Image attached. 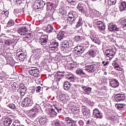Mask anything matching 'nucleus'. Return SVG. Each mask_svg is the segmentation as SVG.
<instances>
[{
    "instance_id": "57",
    "label": "nucleus",
    "mask_w": 126,
    "mask_h": 126,
    "mask_svg": "<svg viewBox=\"0 0 126 126\" xmlns=\"http://www.w3.org/2000/svg\"><path fill=\"white\" fill-rule=\"evenodd\" d=\"M74 39L76 42H80V41H81V37L80 36H76L74 37Z\"/></svg>"
},
{
    "instance_id": "53",
    "label": "nucleus",
    "mask_w": 126,
    "mask_h": 126,
    "mask_svg": "<svg viewBox=\"0 0 126 126\" xmlns=\"http://www.w3.org/2000/svg\"><path fill=\"white\" fill-rule=\"evenodd\" d=\"M0 74H1V75H2L3 77H4L5 79L6 78H8L9 77V76L7 75V74H6V73L4 72H0Z\"/></svg>"
},
{
    "instance_id": "2",
    "label": "nucleus",
    "mask_w": 126,
    "mask_h": 126,
    "mask_svg": "<svg viewBox=\"0 0 126 126\" xmlns=\"http://www.w3.org/2000/svg\"><path fill=\"white\" fill-rule=\"evenodd\" d=\"M115 55H116V52L113 49H106L105 51V55L107 58H109L110 60L114 58Z\"/></svg>"
},
{
    "instance_id": "60",
    "label": "nucleus",
    "mask_w": 126,
    "mask_h": 126,
    "mask_svg": "<svg viewBox=\"0 0 126 126\" xmlns=\"http://www.w3.org/2000/svg\"><path fill=\"white\" fill-rule=\"evenodd\" d=\"M78 109V108L75 107L74 105L71 107V111L72 112V113L77 110Z\"/></svg>"
},
{
    "instance_id": "35",
    "label": "nucleus",
    "mask_w": 126,
    "mask_h": 126,
    "mask_svg": "<svg viewBox=\"0 0 126 126\" xmlns=\"http://www.w3.org/2000/svg\"><path fill=\"white\" fill-rule=\"evenodd\" d=\"M76 73L78 75H85V72L83 71V69L82 68H78L76 70Z\"/></svg>"
},
{
    "instance_id": "10",
    "label": "nucleus",
    "mask_w": 126,
    "mask_h": 126,
    "mask_svg": "<svg viewBox=\"0 0 126 126\" xmlns=\"http://www.w3.org/2000/svg\"><path fill=\"white\" fill-rule=\"evenodd\" d=\"M39 112V109H37V108H35L31 110L29 113L28 116L30 117V118H35L36 116H37V113Z\"/></svg>"
},
{
    "instance_id": "59",
    "label": "nucleus",
    "mask_w": 126,
    "mask_h": 126,
    "mask_svg": "<svg viewBox=\"0 0 126 126\" xmlns=\"http://www.w3.org/2000/svg\"><path fill=\"white\" fill-rule=\"evenodd\" d=\"M7 63L8 64H10L11 65L13 63V59H7Z\"/></svg>"
},
{
    "instance_id": "28",
    "label": "nucleus",
    "mask_w": 126,
    "mask_h": 126,
    "mask_svg": "<svg viewBox=\"0 0 126 126\" xmlns=\"http://www.w3.org/2000/svg\"><path fill=\"white\" fill-rule=\"evenodd\" d=\"M45 31L46 33H52L55 31L53 26L51 25H48L47 28L45 29Z\"/></svg>"
},
{
    "instance_id": "7",
    "label": "nucleus",
    "mask_w": 126,
    "mask_h": 126,
    "mask_svg": "<svg viewBox=\"0 0 126 126\" xmlns=\"http://www.w3.org/2000/svg\"><path fill=\"white\" fill-rule=\"evenodd\" d=\"M22 104L25 107H30L33 104V101L28 97H25L22 101Z\"/></svg>"
},
{
    "instance_id": "52",
    "label": "nucleus",
    "mask_w": 126,
    "mask_h": 126,
    "mask_svg": "<svg viewBox=\"0 0 126 126\" xmlns=\"http://www.w3.org/2000/svg\"><path fill=\"white\" fill-rule=\"evenodd\" d=\"M54 124L55 126H63V123L59 120H56Z\"/></svg>"
},
{
    "instance_id": "21",
    "label": "nucleus",
    "mask_w": 126,
    "mask_h": 126,
    "mask_svg": "<svg viewBox=\"0 0 126 126\" xmlns=\"http://www.w3.org/2000/svg\"><path fill=\"white\" fill-rule=\"evenodd\" d=\"M82 88L84 90V91L85 92V94L90 95V94H91V93H92V89L90 87L83 86L82 87Z\"/></svg>"
},
{
    "instance_id": "17",
    "label": "nucleus",
    "mask_w": 126,
    "mask_h": 126,
    "mask_svg": "<svg viewBox=\"0 0 126 126\" xmlns=\"http://www.w3.org/2000/svg\"><path fill=\"white\" fill-rule=\"evenodd\" d=\"M49 37L48 35H45L44 36H41L39 39V43L41 45H46L48 42Z\"/></svg>"
},
{
    "instance_id": "54",
    "label": "nucleus",
    "mask_w": 126,
    "mask_h": 126,
    "mask_svg": "<svg viewBox=\"0 0 126 126\" xmlns=\"http://www.w3.org/2000/svg\"><path fill=\"white\" fill-rule=\"evenodd\" d=\"M7 107H8V108L13 110H15L16 109L15 105L12 103L7 105Z\"/></svg>"
},
{
    "instance_id": "34",
    "label": "nucleus",
    "mask_w": 126,
    "mask_h": 126,
    "mask_svg": "<svg viewBox=\"0 0 126 126\" xmlns=\"http://www.w3.org/2000/svg\"><path fill=\"white\" fill-rule=\"evenodd\" d=\"M5 45L6 46H9V45H15L14 40L7 39L4 41Z\"/></svg>"
},
{
    "instance_id": "3",
    "label": "nucleus",
    "mask_w": 126,
    "mask_h": 126,
    "mask_svg": "<svg viewBox=\"0 0 126 126\" xmlns=\"http://www.w3.org/2000/svg\"><path fill=\"white\" fill-rule=\"evenodd\" d=\"M97 68V65L94 64L92 65H87L85 70L88 72H90V73H93L96 70Z\"/></svg>"
},
{
    "instance_id": "15",
    "label": "nucleus",
    "mask_w": 126,
    "mask_h": 126,
    "mask_svg": "<svg viewBox=\"0 0 126 126\" xmlns=\"http://www.w3.org/2000/svg\"><path fill=\"white\" fill-rule=\"evenodd\" d=\"M30 74L31 75H33L35 77H38L40 76V72L39 71V69H30L29 71Z\"/></svg>"
},
{
    "instance_id": "46",
    "label": "nucleus",
    "mask_w": 126,
    "mask_h": 126,
    "mask_svg": "<svg viewBox=\"0 0 126 126\" xmlns=\"http://www.w3.org/2000/svg\"><path fill=\"white\" fill-rule=\"evenodd\" d=\"M116 2H117V0H108L107 4L108 5H113V4H116Z\"/></svg>"
},
{
    "instance_id": "47",
    "label": "nucleus",
    "mask_w": 126,
    "mask_h": 126,
    "mask_svg": "<svg viewBox=\"0 0 126 126\" xmlns=\"http://www.w3.org/2000/svg\"><path fill=\"white\" fill-rule=\"evenodd\" d=\"M59 12L62 15H65V14H66V10L63 8H60L59 9Z\"/></svg>"
},
{
    "instance_id": "42",
    "label": "nucleus",
    "mask_w": 126,
    "mask_h": 126,
    "mask_svg": "<svg viewBox=\"0 0 126 126\" xmlns=\"http://www.w3.org/2000/svg\"><path fill=\"white\" fill-rule=\"evenodd\" d=\"M107 120H111L112 121V122H114V121H116L117 120V118L116 116L115 115H110L106 117Z\"/></svg>"
},
{
    "instance_id": "63",
    "label": "nucleus",
    "mask_w": 126,
    "mask_h": 126,
    "mask_svg": "<svg viewBox=\"0 0 126 126\" xmlns=\"http://www.w3.org/2000/svg\"><path fill=\"white\" fill-rule=\"evenodd\" d=\"M102 63V64H103L104 66H107L109 64V62H108V61H107V62L103 61Z\"/></svg>"
},
{
    "instance_id": "38",
    "label": "nucleus",
    "mask_w": 126,
    "mask_h": 126,
    "mask_svg": "<svg viewBox=\"0 0 126 126\" xmlns=\"http://www.w3.org/2000/svg\"><path fill=\"white\" fill-rule=\"evenodd\" d=\"M63 87L65 90H68V89L70 88V83L68 81L65 82L63 84Z\"/></svg>"
},
{
    "instance_id": "9",
    "label": "nucleus",
    "mask_w": 126,
    "mask_h": 126,
    "mask_svg": "<svg viewBox=\"0 0 126 126\" xmlns=\"http://www.w3.org/2000/svg\"><path fill=\"white\" fill-rule=\"evenodd\" d=\"M81 110L84 116H86V117L90 116V110H89L86 106L84 105L82 106Z\"/></svg>"
},
{
    "instance_id": "40",
    "label": "nucleus",
    "mask_w": 126,
    "mask_h": 126,
    "mask_svg": "<svg viewBox=\"0 0 126 126\" xmlns=\"http://www.w3.org/2000/svg\"><path fill=\"white\" fill-rule=\"evenodd\" d=\"M54 6H55V4L49 2L47 3V9H48V10H52Z\"/></svg>"
},
{
    "instance_id": "20",
    "label": "nucleus",
    "mask_w": 126,
    "mask_h": 126,
    "mask_svg": "<svg viewBox=\"0 0 126 126\" xmlns=\"http://www.w3.org/2000/svg\"><path fill=\"white\" fill-rule=\"evenodd\" d=\"M39 124L41 125L46 126L47 123H48V119L44 117H39Z\"/></svg>"
},
{
    "instance_id": "4",
    "label": "nucleus",
    "mask_w": 126,
    "mask_h": 126,
    "mask_svg": "<svg viewBox=\"0 0 126 126\" xmlns=\"http://www.w3.org/2000/svg\"><path fill=\"white\" fill-rule=\"evenodd\" d=\"M84 52V48L83 46L79 45L74 48V54L77 55V56H80L81 54H83Z\"/></svg>"
},
{
    "instance_id": "19",
    "label": "nucleus",
    "mask_w": 126,
    "mask_h": 126,
    "mask_svg": "<svg viewBox=\"0 0 126 126\" xmlns=\"http://www.w3.org/2000/svg\"><path fill=\"white\" fill-rule=\"evenodd\" d=\"M119 81L116 79H112L110 81V85L113 88H117L119 86Z\"/></svg>"
},
{
    "instance_id": "14",
    "label": "nucleus",
    "mask_w": 126,
    "mask_h": 126,
    "mask_svg": "<svg viewBox=\"0 0 126 126\" xmlns=\"http://www.w3.org/2000/svg\"><path fill=\"white\" fill-rule=\"evenodd\" d=\"M42 54L43 51L41 49H37L33 51L32 56L34 57V58H35V59H37V58H39V57Z\"/></svg>"
},
{
    "instance_id": "64",
    "label": "nucleus",
    "mask_w": 126,
    "mask_h": 126,
    "mask_svg": "<svg viewBox=\"0 0 126 126\" xmlns=\"http://www.w3.org/2000/svg\"><path fill=\"white\" fill-rule=\"evenodd\" d=\"M40 91H41V87L40 86L37 87L36 89V92H37V93H39Z\"/></svg>"
},
{
    "instance_id": "49",
    "label": "nucleus",
    "mask_w": 126,
    "mask_h": 126,
    "mask_svg": "<svg viewBox=\"0 0 126 126\" xmlns=\"http://www.w3.org/2000/svg\"><path fill=\"white\" fill-rule=\"evenodd\" d=\"M69 24H73L75 22V18H69L67 19Z\"/></svg>"
},
{
    "instance_id": "22",
    "label": "nucleus",
    "mask_w": 126,
    "mask_h": 126,
    "mask_svg": "<svg viewBox=\"0 0 126 126\" xmlns=\"http://www.w3.org/2000/svg\"><path fill=\"white\" fill-rule=\"evenodd\" d=\"M62 49H68L69 48V42L67 40H64L61 44Z\"/></svg>"
},
{
    "instance_id": "55",
    "label": "nucleus",
    "mask_w": 126,
    "mask_h": 126,
    "mask_svg": "<svg viewBox=\"0 0 126 126\" xmlns=\"http://www.w3.org/2000/svg\"><path fill=\"white\" fill-rule=\"evenodd\" d=\"M85 123L86 124V125H87L88 126V125H90L92 124V120L91 119H85Z\"/></svg>"
},
{
    "instance_id": "48",
    "label": "nucleus",
    "mask_w": 126,
    "mask_h": 126,
    "mask_svg": "<svg viewBox=\"0 0 126 126\" xmlns=\"http://www.w3.org/2000/svg\"><path fill=\"white\" fill-rule=\"evenodd\" d=\"M101 13L98 11L94 10V17H100L101 16Z\"/></svg>"
},
{
    "instance_id": "37",
    "label": "nucleus",
    "mask_w": 126,
    "mask_h": 126,
    "mask_svg": "<svg viewBox=\"0 0 126 126\" xmlns=\"http://www.w3.org/2000/svg\"><path fill=\"white\" fill-rule=\"evenodd\" d=\"M82 24H83V21H82V19L79 18V20L76 24L75 28H79V27L82 26Z\"/></svg>"
},
{
    "instance_id": "33",
    "label": "nucleus",
    "mask_w": 126,
    "mask_h": 126,
    "mask_svg": "<svg viewBox=\"0 0 126 126\" xmlns=\"http://www.w3.org/2000/svg\"><path fill=\"white\" fill-rule=\"evenodd\" d=\"M119 8L121 11L126 10V2L123 1L121 3L120 5H119Z\"/></svg>"
},
{
    "instance_id": "1",
    "label": "nucleus",
    "mask_w": 126,
    "mask_h": 126,
    "mask_svg": "<svg viewBox=\"0 0 126 126\" xmlns=\"http://www.w3.org/2000/svg\"><path fill=\"white\" fill-rule=\"evenodd\" d=\"M18 33L21 35V36H25L23 38V40L26 42L30 40V38H31V36H32L31 33L28 32L27 28L25 27L19 28L18 29Z\"/></svg>"
},
{
    "instance_id": "39",
    "label": "nucleus",
    "mask_w": 126,
    "mask_h": 126,
    "mask_svg": "<svg viewBox=\"0 0 126 126\" xmlns=\"http://www.w3.org/2000/svg\"><path fill=\"white\" fill-rule=\"evenodd\" d=\"M77 16V13L74 12V14L72 12H69L68 14V18H75Z\"/></svg>"
},
{
    "instance_id": "27",
    "label": "nucleus",
    "mask_w": 126,
    "mask_h": 126,
    "mask_svg": "<svg viewBox=\"0 0 126 126\" xmlns=\"http://www.w3.org/2000/svg\"><path fill=\"white\" fill-rule=\"evenodd\" d=\"M66 78H67V79H68V80L69 81H70L71 82H74L75 79H76V77L74 75L70 74H68L67 75Z\"/></svg>"
},
{
    "instance_id": "45",
    "label": "nucleus",
    "mask_w": 126,
    "mask_h": 126,
    "mask_svg": "<svg viewBox=\"0 0 126 126\" xmlns=\"http://www.w3.org/2000/svg\"><path fill=\"white\" fill-rule=\"evenodd\" d=\"M89 55L91 57H92V58H95V56H96V51L93 49L91 50L89 52Z\"/></svg>"
},
{
    "instance_id": "43",
    "label": "nucleus",
    "mask_w": 126,
    "mask_h": 126,
    "mask_svg": "<svg viewBox=\"0 0 126 126\" xmlns=\"http://www.w3.org/2000/svg\"><path fill=\"white\" fill-rule=\"evenodd\" d=\"M25 59H26V58H25V56L24 55V54L21 53V54H19L18 59L19 60V61H20L21 62H22V61H24L25 60Z\"/></svg>"
},
{
    "instance_id": "62",
    "label": "nucleus",
    "mask_w": 126,
    "mask_h": 126,
    "mask_svg": "<svg viewBox=\"0 0 126 126\" xmlns=\"http://www.w3.org/2000/svg\"><path fill=\"white\" fill-rule=\"evenodd\" d=\"M55 108L58 113H61L62 112V110H63L62 108L56 106H55Z\"/></svg>"
},
{
    "instance_id": "56",
    "label": "nucleus",
    "mask_w": 126,
    "mask_h": 126,
    "mask_svg": "<svg viewBox=\"0 0 126 126\" xmlns=\"http://www.w3.org/2000/svg\"><path fill=\"white\" fill-rule=\"evenodd\" d=\"M83 47H85V48H88L89 47V42L88 41H85L83 43Z\"/></svg>"
},
{
    "instance_id": "51",
    "label": "nucleus",
    "mask_w": 126,
    "mask_h": 126,
    "mask_svg": "<svg viewBox=\"0 0 126 126\" xmlns=\"http://www.w3.org/2000/svg\"><path fill=\"white\" fill-rule=\"evenodd\" d=\"M125 105L124 104H118L116 105V107L118 110H122L124 107Z\"/></svg>"
},
{
    "instance_id": "61",
    "label": "nucleus",
    "mask_w": 126,
    "mask_h": 126,
    "mask_svg": "<svg viewBox=\"0 0 126 126\" xmlns=\"http://www.w3.org/2000/svg\"><path fill=\"white\" fill-rule=\"evenodd\" d=\"M8 11H2V14H4V15H5V16L6 17H8Z\"/></svg>"
},
{
    "instance_id": "50",
    "label": "nucleus",
    "mask_w": 126,
    "mask_h": 126,
    "mask_svg": "<svg viewBox=\"0 0 126 126\" xmlns=\"http://www.w3.org/2000/svg\"><path fill=\"white\" fill-rule=\"evenodd\" d=\"M13 25H14V21L12 20L9 21L7 24V27H11Z\"/></svg>"
},
{
    "instance_id": "25",
    "label": "nucleus",
    "mask_w": 126,
    "mask_h": 126,
    "mask_svg": "<svg viewBox=\"0 0 126 126\" xmlns=\"http://www.w3.org/2000/svg\"><path fill=\"white\" fill-rule=\"evenodd\" d=\"M49 115L51 118H56V116H58V113L52 108L49 111Z\"/></svg>"
},
{
    "instance_id": "26",
    "label": "nucleus",
    "mask_w": 126,
    "mask_h": 126,
    "mask_svg": "<svg viewBox=\"0 0 126 126\" xmlns=\"http://www.w3.org/2000/svg\"><path fill=\"white\" fill-rule=\"evenodd\" d=\"M94 12L95 9L89 8V10L87 12V14L88 15V16H89L90 17H92V18H93V17H94Z\"/></svg>"
},
{
    "instance_id": "6",
    "label": "nucleus",
    "mask_w": 126,
    "mask_h": 126,
    "mask_svg": "<svg viewBox=\"0 0 126 126\" xmlns=\"http://www.w3.org/2000/svg\"><path fill=\"white\" fill-rule=\"evenodd\" d=\"M66 61L67 63V64L65 65V68L66 69H72V68L75 66V65L72 63L69 62L71 61V58L69 56H68L66 58Z\"/></svg>"
},
{
    "instance_id": "8",
    "label": "nucleus",
    "mask_w": 126,
    "mask_h": 126,
    "mask_svg": "<svg viewBox=\"0 0 126 126\" xmlns=\"http://www.w3.org/2000/svg\"><path fill=\"white\" fill-rule=\"evenodd\" d=\"M59 46V43L56 42L55 40H52L50 42L49 49L50 51H55L56 49H58Z\"/></svg>"
},
{
    "instance_id": "36",
    "label": "nucleus",
    "mask_w": 126,
    "mask_h": 126,
    "mask_svg": "<svg viewBox=\"0 0 126 126\" xmlns=\"http://www.w3.org/2000/svg\"><path fill=\"white\" fill-rule=\"evenodd\" d=\"M63 37H64V32H60L58 35V40H59V41H62V40L63 39Z\"/></svg>"
},
{
    "instance_id": "32",
    "label": "nucleus",
    "mask_w": 126,
    "mask_h": 126,
    "mask_svg": "<svg viewBox=\"0 0 126 126\" xmlns=\"http://www.w3.org/2000/svg\"><path fill=\"white\" fill-rule=\"evenodd\" d=\"M35 3H36V4H38L37 6H39L40 8L43 7V6L46 4V2L42 0H37Z\"/></svg>"
},
{
    "instance_id": "41",
    "label": "nucleus",
    "mask_w": 126,
    "mask_h": 126,
    "mask_svg": "<svg viewBox=\"0 0 126 126\" xmlns=\"http://www.w3.org/2000/svg\"><path fill=\"white\" fill-rule=\"evenodd\" d=\"M77 9H78V10H79V11H80L82 13H83L84 12V9L83 8V4L79 3L77 7Z\"/></svg>"
},
{
    "instance_id": "29",
    "label": "nucleus",
    "mask_w": 126,
    "mask_h": 126,
    "mask_svg": "<svg viewBox=\"0 0 126 126\" xmlns=\"http://www.w3.org/2000/svg\"><path fill=\"white\" fill-rule=\"evenodd\" d=\"M120 24L122 26L121 31L126 30V19H122L120 22Z\"/></svg>"
},
{
    "instance_id": "31",
    "label": "nucleus",
    "mask_w": 126,
    "mask_h": 126,
    "mask_svg": "<svg viewBox=\"0 0 126 126\" xmlns=\"http://www.w3.org/2000/svg\"><path fill=\"white\" fill-rule=\"evenodd\" d=\"M91 39L93 42H94L95 44H97V45H101V43H102L98 37L96 36H92L91 37Z\"/></svg>"
},
{
    "instance_id": "11",
    "label": "nucleus",
    "mask_w": 126,
    "mask_h": 126,
    "mask_svg": "<svg viewBox=\"0 0 126 126\" xmlns=\"http://www.w3.org/2000/svg\"><path fill=\"white\" fill-rule=\"evenodd\" d=\"M126 99V95L124 94H118L115 96V100L116 102H121V101H124Z\"/></svg>"
},
{
    "instance_id": "24",
    "label": "nucleus",
    "mask_w": 126,
    "mask_h": 126,
    "mask_svg": "<svg viewBox=\"0 0 126 126\" xmlns=\"http://www.w3.org/2000/svg\"><path fill=\"white\" fill-rule=\"evenodd\" d=\"M11 123H12V120L9 117L5 118L3 121L4 126H9L10 125H11Z\"/></svg>"
},
{
    "instance_id": "30",
    "label": "nucleus",
    "mask_w": 126,
    "mask_h": 126,
    "mask_svg": "<svg viewBox=\"0 0 126 126\" xmlns=\"http://www.w3.org/2000/svg\"><path fill=\"white\" fill-rule=\"evenodd\" d=\"M65 121L67 124H69V126H75V122L73 121L71 118L69 117H66L65 119Z\"/></svg>"
},
{
    "instance_id": "12",
    "label": "nucleus",
    "mask_w": 126,
    "mask_h": 126,
    "mask_svg": "<svg viewBox=\"0 0 126 126\" xmlns=\"http://www.w3.org/2000/svg\"><path fill=\"white\" fill-rule=\"evenodd\" d=\"M96 24L100 32L104 31L106 29V26L103 23V22L98 21L96 23Z\"/></svg>"
},
{
    "instance_id": "58",
    "label": "nucleus",
    "mask_w": 126,
    "mask_h": 126,
    "mask_svg": "<svg viewBox=\"0 0 126 126\" xmlns=\"http://www.w3.org/2000/svg\"><path fill=\"white\" fill-rule=\"evenodd\" d=\"M13 125H15V126H20V122H19V121L18 120H15L13 123Z\"/></svg>"
},
{
    "instance_id": "5",
    "label": "nucleus",
    "mask_w": 126,
    "mask_h": 126,
    "mask_svg": "<svg viewBox=\"0 0 126 126\" xmlns=\"http://www.w3.org/2000/svg\"><path fill=\"white\" fill-rule=\"evenodd\" d=\"M93 115L95 119H103V113H101L98 108L94 109Z\"/></svg>"
},
{
    "instance_id": "13",
    "label": "nucleus",
    "mask_w": 126,
    "mask_h": 126,
    "mask_svg": "<svg viewBox=\"0 0 126 126\" xmlns=\"http://www.w3.org/2000/svg\"><path fill=\"white\" fill-rule=\"evenodd\" d=\"M108 29L109 31L114 32V31H120V29L118 28L117 25L113 23H111L108 25Z\"/></svg>"
},
{
    "instance_id": "23",
    "label": "nucleus",
    "mask_w": 126,
    "mask_h": 126,
    "mask_svg": "<svg viewBox=\"0 0 126 126\" xmlns=\"http://www.w3.org/2000/svg\"><path fill=\"white\" fill-rule=\"evenodd\" d=\"M112 65L114 66V68H116L118 71H122V70H123V68L121 67L120 64H119L116 61L113 62Z\"/></svg>"
},
{
    "instance_id": "44",
    "label": "nucleus",
    "mask_w": 126,
    "mask_h": 126,
    "mask_svg": "<svg viewBox=\"0 0 126 126\" xmlns=\"http://www.w3.org/2000/svg\"><path fill=\"white\" fill-rule=\"evenodd\" d=\"M58 95H59V97L61 100H63V97H64V94H63L62 92L60 90L58 91L57 92Z\"/></svg>"
},
{
    "instance_id": "18",
    "label": "nucleus",
    "mask_w": 126,
    "mask_h": 126,
    "mask_svg": "<svg viewBox=\"0 0 126 126\" xmlns=\"http://www.w3.org/2000/svg\"><path fill=\"white\" fill-rule=\"evenodd\" d=\"M64 76V75L62 72H58L55 74L54 79L55 80H56V81H60V80H61L62 78H63Z\"/></svg>"
},
{
    "instance_id": "16",
    "label": "nucleus",
    "mask_w": 126,
    "mask_h": 126,
    "mask_svg": "<svg viewBox=\"0 0 126 126\" xmlns=\"http://www.w3.org/2000/svg\"><path fill=\"white\" fill-rule=\"evenodd\" d=\"M19 93L21 96H24V95H25V93H26V90H27V89L25 87L23 84H22L19 86Z\"/></svg>"
}]
</instances>
